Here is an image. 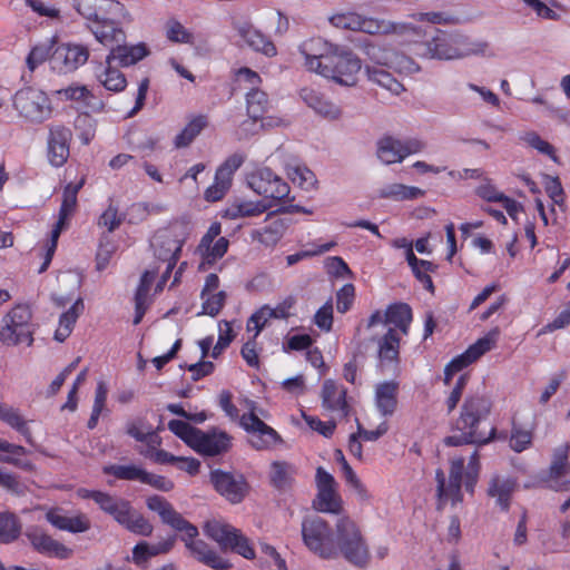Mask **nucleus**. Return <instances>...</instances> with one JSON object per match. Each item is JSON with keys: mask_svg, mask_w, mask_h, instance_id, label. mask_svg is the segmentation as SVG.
Here are the masks:
<instances>
[{"mask_svg": "<svg viewBox=\"0 0 570 570\" xmlns=\"http://www.w3.org/2000/svg\"><path fill=\"white\" fill-rule=\"evenodd\" d=\"M126 433L138 442H145L150 448L160 444V439L145 419L138 417L126 424Z\"/></svg>", "mask_w": 570, "mask_h": 570, "instance_id": "nucleus-37", "label": "nucleus"}, {"mask_svg": "<svg viewBox=\"0 0 570 570\" xmlns=\"http://www.w3.org/2000/svg\"><path fill=\"white\" fill-rule=\"evenodd\" d=\"M53 46L50 45H38L33 47L27 57V66L29 70L33 71L39 65L46 60L50 61V56L53 51Z\"/></svg>", "mask_w": 570, "mask_h": 570, "instance_id": "nucleus-63", "label": "nucleus"}, {"mask_svg": "<svg viewBox=\"0 0 570 570\" xmlns=\"http://www.w3.org/2000/svg\"><path fill=\"white\" fill-rule=\"evenodd\" d=\"M160 519L175 530L185 532L188 539L196 538L198 534L197 528L185 520L181 514L174 509L171 503L165 510L164 514L160 515Z\"/></svg>", "mask_w": 570, "mask_h": 570, "instance_id": "nucleus-48", "label": "nucleus"}, {"mask_svg": "<svg viewBox=\"0 0 570 570\" xmlns=\"http://www.w3.org/2000/svg\"><path fill=\"white\" fill-rule=\"evenodd\" d=\"M26 537L31 546L40 553L55 556L60 559H67L72 553L71 549L51 538L39 527H29L26 530Z\"/></svg>", "mask_w": 570, "mask_h": 570, "instance_id": "nucleus-21", "label": "nucleus"}, {"mask_svg": "<svg viewBox=\"0 0 570 570\" xmlns=\"http://www.w3.org/2000/svg\"><path fill=\"white\" fill-rule=\"evenodd\" d=\"M361 69V59L353 51L337 46L318 75L337 85L352 87L357 83Z\"/></svg>", "mask_w": 570, "mask_h": 570, "instance_id": "nucleus-6", "label": "nucleus"}, {"mask_svg": "<svg viewBox=\"0 0 570 570\" xmlns=\"http://www.w3.org/2000/svg\"><path fill=\"white\" fill-rule=\"evenodd\" d=\"M365 73L368 81L380 86L393 95H400L404 91L403 85L384 67L366 65Z\"/></svg>", "mask_w": 570, "mask_h": 570, "instance_id": "nucleus-36", "label": "nucleus"}, {"mask_svg": "<svg viewBox=\"0 0 570 570\" xmlns=\"http://www.w3.org/2000/svg\"><path fill=\"white\" fill-rule=\"evenodd\" d=\"M0 420L21 433L28 442H31V431L17 409L0 403Z\"/></svg>", "mask_w": 570, "mask_h": 570, "instance_id": "nucleus-46", "label": "nucleus"}, {"mask_svg": "<svg viewBox=\"0 0 570 570\" xmlns=\"http://www.w3.org/2000/svg\"><path fill=\"white\" fill-rule=\"evenodd\" d=\"M337 46L327 42L322 38L305 40L299 46V52L304 57V66L308 71L320 73L323 66L328 62Z\"/></svg>", "mask_w": 570, "mask_h": 570, "instance_id": "nucleus-16", "label": "nucleus"}, {"mask_svg": "<svg viewBox=\"0 0 570 570\" xmlns=\"http://www.w3.org/2000/svg\"><path fill=\"white\" fill-rule=\"evenodd\" d=\"M125 519L126 521L121 525L134 533L149 535L153 532V525L141 514L136 512L132 507Z\"/></svg>", "mask_w": 570, "mask_h": 570, "instance_id": "nucleus-56", "label": "nucleus"}, {"mask_svg": "<svg viewBox=\"0 0 570 570\" xmlns=\"http://www.w3.org/2000/svg\"><path fill=\"white\" fill-rule=\"evenodd\" d=\"M121 20H100L96 21L98 24L92 29L95 38L105 47H109L110 50L126 42V33L122 28L119 27Z\"/></svg>", "mask_w": 570, "mask_h": 570, "instance_id": "nucleus-30", "label": "nucleus"}, {"mask_svg": "<svg viewBox=\"0 0 570 570\" xmlns=\"http://www.w3.org/2000/svg\"><path fill=\"white\" fill-rule=\"evenodd\" d=\"M302 538L307 549L317 557L326 560L335 559V534L322 518L317 515L304 518Z\"/></svg>", "mask_w": 570, "mask_h": 570, "instance_id": "nucleus-7", "label": "nucleus"}, {"mask_svg": "<svg viewBox=\"0 0 570 570\" xmlns=\"http://www.w3.org/2000/svg\"><path fill=\"white\" fill-rule=\"evenodd\" d=\"M515 490V482L510 478L494 475L488 487V495L497 500V504L507 511L510 507L511 497Z\"/></svg>", "mask_w": 570, "mask_h": 570, "instance_id": "nucleus-33", "label": "nucleus"}, {"mask_svg": "<svg viewBox=\"0 0 570 570\" xmlns=\"http://www.w3.org/2000/svg\"><path fill=\"white\" fill-rule=\"evenodd\" d=\"M271 204H266L262 200L253 202L237 198L226 206L223 213V217L228 219L256 217L265 213Z\"/></svg>", "mask_w": 570, "mask_h": 570, "instance_id": "nucleus-31", "label": "nucleus"}, {"mask_svg": "<svg viewBox=\"0 0 570 570\" xmlns=\"http://www.w3.org/2000/svg\"><path fill=\"white\" fill-rule=\"evenodd\" d=\"M465 460L462 456L452 458L450 460L449 481L441 469L435 472L438 509L442 510L445 501L451 500L453 504L463 500L461 487L464 484L465 490L470 493L474 492V488L479 480L480 461L478 451L470 456L466 471L464 472Z\"/></svg>", "mask_w": 570, "mask_h": 570, "instance_id": "nucleus-3", "label": "nucleus"}, {"mask_svg": "<svg viewBox=\"0 0 570 570\" xmlns=\"http://www.w3.org/2000/svg\"><path fill=\"white\" fill-rule=\"evenodd\" d=\"M83 308L82 299L78 298L67 312L61 314L58 328L55 332V340L63 342L71 334L73 325L82 314Z\"/></svg>", "mask_w": 570, "mask_h": 570, "instance_id": "nucleus-39", "label": "nucleus"}, {"mask_svg": "<svg viewBox=\"0 0 570 570\" xmlns=\"http://www.w3.org/2000/svg\"><path fill=\"white\" fill-rule=\"evenodd\" d=\"M47 521L55 528L71 533H81L90 529V520L83 513L68 517L61 508H51L46 513Z\"/></svg>", "mask_w": 570, "mask_h": 570, "instance_id": "nucleus-24", "label": "nucleus"}, {"mask_svg": "<svg viewBox=\"0 0 570 570\" xmlns=\"http://www.w3.org/2000/svg\"><path fill=\"white\" fill-rule=\"evenodd\" d=\"M96 80L108 91L121 92L127 87L125 75L112 66V62L92 61Z\"/></svg>", "mask_w": 570, "mask_h": 570, "instance_id": "nucleus-25", "label": "nucleus"}, {"mask_svg": "<svg viewBox=\"0 0 570 570\" xmlns=\"http://www.w3.org/2000/svg\"><path fill=\"white\" fill-rule=\"evenodd\" d=\"M98 21L100 20H122L126 19L128 12L125 6L118 0H102L100 4Z\"/></svg>", "mask_w": 570, "mask_h": 570, "instance_id": "nucleus-57", "label": "nucleus"}, {"mask_svg": "<svg viewBox=\"0 0 570 570\" xmlns=\"http://www.w3.org/2000/svg\"><path fill=\"white\" fill-rule=\"evenodd\" d=\"M247 115L254 121L261 120L262 128H274L284 125V120L265 114L271 108V102L266 92L252 88L246 95Z\"/></svg>", "mask_w": 570, "mask_h": 570, "instance_id": "nucleus-19", "label": "nucleus"}, {"mask_svg": "<svg viewBox=\"0 0 570 570\" xmlns=\"http://www.w3.org/2000/svg\"><path fill=\"white\" fill-rule=\"evenodd\" d=\"M2 445H0V462L12 464L22 470H31L33 468L32 463L26 460H22L21 456L27 454V450L13 443H10L3 439H0Z\"/></svg>", "mask_w": 570, "mask_h": 570, "instance_id": "nucleus-41", "label": "nucleus"}, {"mask_svg": "<svg viewBox=\"0 0 570 570\" xmlns=\"http://www.w3.org/2000/svg\"><path fill=\"white\" fill-rule=\"evenodd\" d=\"M31 311L28 305H16L1 321L0 341L6 345L33 342L31 330Z\"/></svg>", "mask_w": 570, "mask_h": 570, "instance_id": "nucleus-8", "label": "nucleus"}, {"mask_svg": "<svg viewBox=\"0 0 570 570\" xmlns=\"http://www.w3.org/2000/svg\"><path fill=\"white\" fill-rule=\"evenodd\" d=\"M146 470L141 469L140 466L129 464V465H121V464H112L107 465L104 468L105 474L114 475L115 478L119 480H127V481H139L142 483L144 475Z\"/></svg>", "mask_w": 570, "mask_h": 570, "instance_id": "nucleus-53", "label": "nucleus"}, {"mask_svg": "<svg viewBox=\"0 0 570 570\" xmlns=\"http://www.w3.org/2000/svg\"><path fill=\"white\" fill-rule=\"evenodd\" d=\"M21 533L18 518L11 513H0V543L16 541Z\"/></svg>", "mask_w": 570, "mask_h": 570, "instance_id": "nucleus-51", "label": "nucleus"}, {"mask_svg": "<svg viewBox=\"0 0 570 570\" xmlns=\"http://www.w3.org/2000/svg\"><path fill=\"white\" fill-rule=\"evenodd\" d=\"M127 141L130 148L142 157L150 156L158 145V138L146 134L140 136L136 131L128 134Z\"/></svg>", "mask_w": 570, "mask_h": 570, "instance_id": "nucleus-52", "label": "nucleus"}, {"mask_svg": "<svg viewBox=\"0 0 570 570\" xmlns=\"http://www.w3.org/2000/svg\"><path fill=\"white\" fill-rule=\"evenodd\" d=\"M288 176L294 184L304 189H311L316 184V177L312 170L305 166H295L288 168Z\"/></svg>", "mask_w": 570, "mask_h": 570, "instance_id": "nucleus-61", "label": "nucleus"}, {"mask_svg": "<svg viewBox=\"0 0 570 570\" xmlns=\"http://www.w3.org/2000/svg\"><path fill=\"white\" fill-rule=\"evenodd\" d=\"M314 508L320 512L338 514L342 510V500L335 489L317 490Z\"/></svg>", "mask_w": 570, "mask_h": 570, "instance_id": "nucleus-45", "label": "nucleus"}, {"mask_svg": "<svg viewBox=\"0 0 570 570\" xmlns=\"http://www.w3.org/2000/svg\"><path fill=\"white\" fill-rule=\"evenodd\" d=\"M89 49L80 43H58L50 56V68L58 73H69L85 65L89 59Z\"/></svg>", "mask_w": 570, "mask_h": 570, "instance_id": "nucleus-13", "label": "nucleus"}, {"mask_svg": "<svg viewBox=\"0 0 570 570\" xmlns=\"http://www.w3.org/2000/svg\"><path fill=\"white\" fill-rule=\"evenodd\" d=\"M296 474L293 464L284 461H275L271 464V482L278 490H285L291 487Z\"/></svg>", "mask_w": 570, "mask_h": 570, "instance_id": "nucleus-42", "label": "nucleus"}, {"mask_svg": "<svg viewBox=\"0 0 570 570\" xmlns=\"http://www.w3.org/2000/svg\"><path fill=\"white\" fill-rule=\"evenodd\" d=\"M244 41L254 50L263 52L265 56L273 57L276 55V47L261 31L252 28L240 31Z\"/></svg>", "mask_w": 570, "mask_h": 570, "instance_id": "nucleus-44", "label": "nucleus"}, {"mask_svg": "<svg viewBox=\"0 0 570 570\" xmlns=\"http://www.w3.org/2000/svg\"><path fill=\"white\" fill-rule=\"evenodd\" d=\"M532 443V432L513 425L510 438V446L515 452H522Z\"/></svg>", "mask_w": 570, "mask_h": 570, "instance_id": "nucleus-64", "label": "nucleus"}, {"mask_svg": "<svg viewBox=\"0 0 570 570\" xmlns=\"http://www.w3.org/2000/svg\"><path fill=\"white\" fill-rule=\"evenodd\" d=\"M13 107L21 117L30 122H42L51 115L48 96L40 89L27 87L13 96Z\"/></svg>", "mask_w": 570, "mask_h": 570, "instance_id": "nucleus-11", "label": "nucleus"}, {"mask_svg": "<svg viewBox=\"0 0 570 570\" xmlns=\"http://www.w3.org/2000/svg\"><path fill=\"white\" fill-rule=\"evenodd\" d=\"M412 318V309L406 303H394L386 308L384 324L393 326L376 341L377 366L382 372L399 371L401 335L409 334Z\"/></svg>", "mask_w": 570, "mask_h": 570, "instance_id": "nucleus-2", "label": "nucleus"}, {"mask_svg": "<svg viewBox=\"0 0 570 570\" xmlns=\"http://www.w3.org/2000/svg\"><path fill=\"white\" fill-rule=\"evenodd\" d=\"M521 139L533 149L538 150L540 154L547 155L552 160L557 161L558 157L556 155L554 147L542 139L535 131L525 132Z\"/></svg>", "mask_w": 570, "mask_h": 570, "instance_id": "nucleus-59", "label": "nucleus"}, {"mask_svg": "<svg viewBox=\"0 0 570 570\" xmlns=\"http://www.w3.org/2000/svg\"><path fill=\"white\" fill-rule=\"evenodd\" d=\"M210 482L215 490L232 503H239L247 492V483L243 475L214 470L210 472Z\"/></svg>", "mask_w": 570, "mask_h": 570, "instance_id": "nucleus-17", "label": "nucleus"}, {"mask_svg": "<svg viewBox=\"0 0 570 570\" xmlns=\"http://www.w3.org/2000/svg\"><path fill=\"white\" fill-rule=\"evenodd\" d=\"M453 47V33L438 31L431 40L419 45L416 53L429 59L454 60Z\"/></svg>", "mask_w": 570, "mask_h": 570, "instance_id": "nucleus-22", "label": "nucleus"}, {"mask_svg": "<svg viewBox=\"0 0 570 570\" xmlns=\"http://www.w3.org/2000/svg\"><path fill=\"white\" fill-rule=\"evenodd\" d=\"M491 412V402L482 395H470L465 397L460 416L454 423V430L460 434L450 435L444 439L449 446L463 444L483 445L489 443L495 434V428L490 426L488 432L481 431L480 425L488 419Z\"/></svg>", "mask_w": 570, "mask_h": 570, "instance_id": "nucleus-1", "label": "nucleus"}, {"mask_svg": "<svg viewBox=\"0 0 570 570\" xmlns=\"http://www.w3.org/2000/svg\"><path fill=\"white\" fill-rule=\"evenodd\" d=\"M322 405L331 412L347 416L350 405L346 401V389L333 380H325L321 392Z\"/></svg>", "mask_w": 570, "mask_h": 570, "instance_id": "nucleus-26", "label": "nucleus"}, {"mask_svg": "<svg viewBox=\"0 0 570 570\" xmlns=\"http://www.w3.org/2000/svg\"><path fill=\"white\" fill-rule=\"evenodd\" d=\"M204 531L223 550H232L246 559H254L255 551L249 540L235 527L218 520L206 522Z\"/></svg>", "mask_w": 570, "mask_h": 570, "instance_id": "nucleus-10", "label": "nucleus"}, {"mask_svg": "<svg viewBox=\"0 0 570 570\" xmlns=\"http://www.w3.org/2000/svg\"><path fill=\"white\" fill-rule=\"evenodd\" d=\"M364 55L373 66L390 68L394 50L387 46L368 42L363 48Z\"/></svg>", "mask_w": 570, "mask_h": 570, "instance_id": "nucleus-50", "label": "nucleus"}, {"mask_svg": "<svg viewBox=\"0 0 570 570\" xmlns=\"http://www.w3.org/2000/svg\"><path fill=\"white\" fill-rule=\"evenodd\" d=\"M226 293L220 291L215 294H208L203 302L202 312L198 314L216 316L225 305Z\"/></svg>", "mask_w": 570, "mask_h": 570, "instance_id": "nucleus-62", "label": "nucleus"}, {"mask_svg": "<svg viewBox=\"0 0 570 570\" xmlns=\"http://www.w3.org/2000/svg\"><path fill=\"white\" fill-rule=\"evenodd\" d=\"M360 31L368 33V35H392V31H395L394 21L386 19H379L372 17H363L361 20Z\"/></svg>", "mask_w": 570, "mask_h": 570, "instance_id": "nucleus-55", "label": "nucleus"}, {"mask_svg": "<svg viewBox=\"0 0 570 570\" xmlns=\"http://www.w3.org/2000/svg\"><path fill=\"white\" fill-rule=\"evenodd\" d=\"M399 383L386 381L375 386L374 402L383 416H392L397 407Z\"/></svg>", "mask_w": 570, "mask_h": 570, "instance_id": "nucleus-29", "label": "nucleus"}, {"mask_svg": "<svg viewBox=\"0 0 570 570\" xmlns=\"http://www.w3.org/2000/svg\"><path fill=\"white\" fill-rule=\"evenodd\" d=\"M500 331L499 328L491 330L485 336L479 338L474 344H472L463 354L453 358L444 370V383L450 384L452 376L462 371L468 365L475 362L483 354L491 351L499 338Z\"/></svg>", "mask_w": 570, "mask_h": 570, "instance_id": "nucleus-14", "label": "nucleus"}, {"mask_svg": "<svg viewBox=\"0 0 570 570\" xmlns=\"http://www.w3.org/2000/svg\"><path fill=\"white\" fill-rule=\"evenodd\" d=\"M247 186L266 199L282 200L289 194V186L269 168H258L246 176Z\"/></svg>", "mask_w": 570, "mask_h": 570, "instance_id": "nucleus-12", "label": "nucleus"}, {"mask_svg": "<svg viewBox=\"0 0 570 570\" xmlns=\"http://www.w3.org/2000/svg\"><path fill=\"white\" fill-rule=\"evenodd\" d=\"M186 547L191 556L200 563L214 570H228L230 562L200 539H186Z\"/></svg>", "mask_w": 570, "mask_h": 570, "instance_id": "nucleus-23", "label": "nucleus"}, {"mask_svg": "<svg viewBox=\"0 0 570 570\" xmlns=\"http://www.w3.org/2000/svg\"><path fill=\"white\" fill-rule=\"evenodd\" d=\"M570 444L559 445L553 451L547 482L554 491H567L570 489Z\"/></svg>", "mask_w": 570, "mask_h": 570, "instance_id": "nucleus-15", "label": "nucleus"}, {"mask_svg": "<svg viewBox=\"0 0 570 570\" xmlns=\"http://www.w3.org/2000/svg\"><path fill=\"white\" fill-rule=\"evenodd\" d=\"M285 230V222L281 218H276L269 222L266 226L254 229L250 233V237L253 240L258 242L266 247H273L281 240Z\"/></svg>", "mask_w": 570, "mask_h": 570, "instance_id": "nucleus-35", "label": "nucleus"}, {"mask_svg": "<svg viewBox=\"0 0 570 570\" xmlns=\"http://www.w3.org/2000/svg\"><path fill=\"white\" fill-rule=\"evenodd\" d=\"M248 413L239 416L238 409L232 402V393L223 391L219 394V406L225 414L232 419H239V425L247 432L254 435L250 439V445L256 450H267L276 444L283 443L282 436L272 426L263 422L256 413V404L253 401H247Z\"/></svg>", "mask_w": 570, "mask_h": 570, "instance_id": "nucleus-4", "label": "nucleus"}, {"mask_svg": "<svg viewBox=\"0 0 570 570\" xmlns=\"http://www.w3.org/2000/svg\"><path fill=\"white\" fill-rule=\"evenodd\" d=\"M299 97L309 108L324 118L335 120L342 115L341 108L337 105L313 88H302Z\"/></svg>", "mask_w": 570, "mask_h": 570, "instance_id": "nucleus-27", "label": "nucleus"}, {"mask_svg": "<svg viewBox=\"0 0 570 570\" xmlns=\"http://www.w3.org/2000/svg\"><path fill=\"white\" fill-rule=\"evenodd\" d=\"M155 277V272L146 271L140 278V283L135 295V325H138L141 322L148 308V293Z\"/></svg>", "mask_w": 570, "mask_h": 570, "instance_id": "nucleus-38", "label": "nucleus"}, {"mask_svg": "<svg viewBox=\"0 0 570 570\" xmlns=\"http://www.w3.org/2000/svg\"><path fill=\"white\" fill-rule=\"evenodd\" d=\"M166 37L176 43H193L194 36L179 21L169 19L165 26Z\"/></svg>", "mask_w": 570, "mask_h": 570, "instance_id": "nucleus-58", "label": "nucleus"}, {"mask_svg": "<svg viewBox=\"0 0 570 570\" xmlns=\"http://www.w3.org/2000/svg\"><path fill=\"white\" fill-rule=\"evenodd\" d=\"M168 429L178 438H180L190 448L195 442L199 429L194 428L185 421L171 420L168 423Z\"/></svg>", "mask_w": 570, "mask_h": 570, "instance_id": "nucleus-60", "label": "nucleus"}, {"mask_svg": "<svg viewBox=\"0 0 570 570\" xmlns=\"http://www.w3.org/2000/svg\"><path fill=\"white\" fill-rule=\"evenodd\" d=\"M454 60L464 59L471 56L485 55L489 43L482 40H474L462 33H453Z\"/></svg>", "mask_w": 570, "mask_h": 570, "instance_id": "nucleus-34", "label": "nucleus"}, {"mask_svg": "<svg viewBox=\"0 0 570 570\" xmlns=\"http://www.w3.org/2000/svg\"><path fill=\"white\" fill-rule=\"evenodd\" d=\"M0 420L21 433L28 442H31V431L17 409L0 403Z\"/></svg>", "mask_w": 570, "mask_h": 570, "instance_id": "nucleus-47", "label": "nucleus"}, {"mask_svg": "<svg viewBox=\"0 0 570 570\" xmlns=\"http://www.w3.org/2000/svg\"><path fill=\"white\" fill-rule=\"evenodd\" d=\"M377 157L386 164L401 163L404 159L402 141L392 137H384L377 144Z\"/></svg>", "mask_w": 570, "mask_h": 570, "instance_id": "nucleus-43", "label": "nucleus"}, {"mask_svg": "<svg viewBox=\"0 0 570 570\" xmlns=\"http://www.w3.org/2000/svg\"><path fill=\"white\" fill-rule=\"evenodd\" d=\"M228 246V239L226 237H219L216 239L215 243L208 246L207 250H198L203 258L199 268L205 271L206 265L210 266L215 264L219 258H222L226 254Z\"/></svg>", "mask_w": 570, "mask_h": 570, "instance_id": "nucleus-54", "label": "nucleus"}, {"mask_svg": "<svg viewBox=\"0 0 570 570\" xmlns=\"http://www.w3.org/2000/svg\"><path fill=\"white\" fill-rule=\"evenodd\" d=\"M422 195L423 191L420 188L403 184H390L379 190V196L381 198L394 200L415 199Z\"/></svg>", "mask_w": 570, "mask_h": 570, "instance_id": "nucleus-49", "label": "nucleus"}, {"mask_svg": "<svg viewBox=\"0 0 570 570\" xmlns=\"http://www.w3.org/2000/svg\"><path fill=\"white\" fill-rule=\"evenodd\" d=\"M72 132L62 125H52L49 127L48 136V158L52 166H62L69 157V142Z\"/></svg>", "mask_w": 570, "mask_h": 570, "instance_id": "nucleus-20", "label": "nucleus"}, {"mask_svg": "<svg viewBox=\"0 0 570 570\" xmlns=\"http://www.w3.org/2000/svg\"><path fill=\"white\" fill-rule=\"evenodd\" d=\"M208 119L205 115L193 117L184 129L175 137L174 145L176 148L188 147L194 139L207 127Z\"/></svg>", "mask_w": 570, "mask_h": 570, "instance_id": "nucleus-40", "label": "nucleus"}, {"mask_svg": "<svg viewBox=\"0 0 570 570\" xmlns=\"http://www.w3.org/2000/svg\"><path fill=\"white\" fill-rule=\"evenodd\" d=\"M230 445L232 436L229 434L218 429H212L207 432L199 430L191 448L203 455L215 456L227 452Z\"/></svg>", "mask_w": 570, "mask_h": 570, "instance_id": "nucleus-18", "label": "nucleus"}, {"mask_svg": "<svg viewBox=\"0 0 570 570\" xmlns=\"http://www.w3.org/2000/svg\"><path fill=\"white\" fill-rule=\"evenodd\" d=\"M335 559L342 556L352 566L364 569L368 566V546L354 520L341 517L335 524Z\"/></svg>", "mask_w": 570, "mask_h": 570, "instance_id": "nucleus-5", "label": "nucleus"}, {"mask_svg": "<svg viewBox=\"0 0 570 570\" xmlns=\"http://www.w3.org/2000/svg\"><path fill=\"white\" fill-rule=\"evenodd\" d=\"M149 55L145 43L128 46L125 42L114 47L107 55V62L117 61L120 67L136 65Z\"/></svg>", "mask_w": 570, "mask_h": 570, "instance_id": "nucleus-28", "label": "nucleus"}, {"mask_svg": "<svg viewBox=\"0 0 570 570\" xmlns=\"http://www.w3.org/2000/svg\"><path fill=\"white\" fill-rule=\"evenodd\" d=\"M186 238L187 227L184 224H173L154 235L151 247L156 257L167 263V272L175 267Z\"/></svg>", "mask_w": 570, "mask_h": 570, "instance_id": "nucleus-9", "label": "nucleus"}, {"mask_svg": "<svg viewBox=\"0 0 570 570\" xmlns=\"http://www.w3.org/2000/svg\"><path fill=\"white\" fill-rule=\"evenodd\" d=\"M82 186L83 179L78 184H68L65 187L58 220L52 228L53 230L61 233L68 226V220L77 206V195Z\"/></svg>", "mask_w": 570, "mask_h": 570, "instance_id": "nucleus-32", "label": "nucleus"}]
</instances>
